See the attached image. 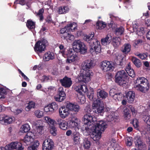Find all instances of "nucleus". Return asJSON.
I'll use <instances>...</instances> for the list:
<instances>
[{
  "mask_svg": "<svg viewBox=\"0 0 150 150\" xmlns=\"http://www.w3.org/2000/svg\"><path fill=\"white\" fill-rule=\"evenodd\" d=\"M84 110L86 114L83 119L84 125L82 127V131H104L107 127L106 123L101 120L94 125L93 123L97 121L96 118L93 115L94 111L92 110L89 106H86Z\"/></svg>",
  "mask_w": 150,
  "mask_h": 150,
  "instance_id": "1",
  "label": "nucleus"
},
{
  "mask_svg": "<svg viewBox=\"0 0 150 150\" xmlns=\"http://www.w3.org/2000/svg\"><path fill=\"white\" fill-rule=\"evenodd\" d=\"M73 49H69L63 52L62 56L65 58H67L66 62L70 63L74 62L76 59L77 54H74V52L79 53L81 54H84L87 52V48L84 44L80 40H75L73 43Z\"/></svg>",
  "mask_w": 150,
  "mask_h": 150,
  "instance_id": "2",
  "label": "nucleus"
},
{
  "mask_svg": "<svg viewBox=\"0 0 150 150\" xmlns=\"http://www.w3.org/2000/svg\"><path fill=\"white\" fill-rule=\"evenodd\" d=\"M94 65L93 61L91 59H88L83 62L82 64V69L86 71L85 74H81L78 77L79 82H83L86 83L90 80V76L93 75L92 71L90 70Z\"/></svg>",
  "mask_w": 150,
  "mask_h": 150,
  "instance_id": "3",
  "label": "nucleus"
},
{
  "mask_svg": "<svg viewBox=\"0 0 150 150\" xmlns=\"http://www.w3.org/2000/svg\"><path fill=\"white\" fill-rule=\"evenodd\" d=\"M94 33L85 35L84 40L87 42L91 47L90 52L92 55L97 54L100 53L101 51L100 42L97 39L93 38Z\"/></svg>",
  "mask_w": 150,
  "mask_h": 150,
  "instance_id": "4",
  "label": "nucleus"
},
{
  "mask_svg": "<svg viewBox=\"0 0 150 150\" xmlns=\"http://www.w3.org/2000/svg\"><path fill=\"white\" fill-rule=\"evenodd\" d=\"M134 83L136 84V88L137 90L145 93L149 88V84L148 80L144 77H139L134 81Z\"/></svg>",
  "mask_w": 150,
  "mask_h": 150,
  "instance_id": "5",
  "label": "nucleus"
},
{
  "mask_svg": "<svg viewBox=\"0 0 150 150\" xmlns=\"http://www.w3.org/2000/svg\"><path fill=\"white\" fill-rule=\"evenodd\" d=\"M115 82L121 86L126 84L127 79V74L124 70L117 71L115 76Z\"/></svg>",
  "mask_w": 150,
  "mask_h": 150,
  "instance_id": "6",
  "label": "nucleus"
},
{
  "mask_svg": "<svg viewBox=\"0 0 150 150\" xmlns=\"http://www.w3.org/2000/svg\"><path fill=\"white\" fill-rule=\"evenodd\" d=\"M48 44L47 40L45 39H42L39 40L35 44L34 47L35 51L38 53H41L44 51L46 46Z\"/></svg>",
  "mask_w": 150,
  "mask_h": 150,
  "instance_id": "7",
  "label": "nucleus"
},
{
  "mask_svg": "<svg viewBox=\"0 0 150 150\" xmlns=\"http://www.w3.org/2000/svg\"><path fill=\"white\" fill-rule=\"evenodd\" d=\"M93 106L95 108L94 109V112L98 115L103 116L105 108L103 103L99 100L94 101Z\"/></svg>",
  "mask_w": 150,
  "mask_h": 150,
  "instance_id": "8",
  "label": "nucleus"
},
{
  "mask_svg": "<svg viewBox=\"0 0 150 150\" xmlns=\"http://www.w3.org/2000/svg\"><path fill=\"white\" fill-rule=\"evenodd\" d=\"M77 23L74 22L71 23L67 25L64 28H62L60 30V33L61 34V38L64 35L65 33L68 32L74 31L77 28Z\"/></svg>",
  "mask_w": 150,
  "mask_h": 150,
  "instance_id": "9",
  "label": "nucleus"
},
{
  "mask_svg": "<svg viewBox=\"0 0 150 150\" xmlns=\"http://www.w3.org/2000/svg\"><path fill=\"white\" fill-rule=\"evenodd\" d=\"M7 145L9 150H23L24 149L22 144L17 141L12 142Z\"/></svg>",
  "mask_w": 150,
  "mask_h": 150,
  "instance_id": "10",
  "label": "nucleus"
},
{
  "mask_svg": "<svg viewBox=\"0 0 150 150\" xmlns=\"http://www.w3.org/2000/svg\"><path fill=\"white\" fill-rule=\"evenodd\" d=\"M113 67L112 62L107 61H103L101 64V68L104 72H108L109 71H112Z\"/></svg>",
  "mask_w": 150,
  "mask_h": 150,
  "instance_id": "11",
  "label": "nucleus"
},
{
  "mask_svg": "<svg viewBox=\"0 0 150 150\" xmlns=\"http://www.w3.org/2000/svg\"><path fill=\"white\" fill-rule=\"evenodd\" d=\"M135 142L136 147H137L138 149L135 148L132 149L131 150H146V145L144 144L141 141L140 137H136L134 138Z\"/></svg>",
  "mask_w": 150,
  "mask_h": 150,
  "instance_id": "12",
  "label": "nucleus"
},
{
  "mask_svg": "<svg viewBox=\"0 0 150 150\" xmlns=\"http://www.w3.org/2000/svg\"><path fill=\"white\" fill-rule=\"evenodd\" d=\"M58 108V105L56 102H52L51 103L45 107L44 111L48 114H50L52 113Z\"/></svg>",
  "mask_w": 150,
  "mask_h": 150,
  "instance_id": "13",
  "label": "nucleus"
},
{
  "mask_svg": "<svg viewBox=\"0 0 150 150\" xmlns=\"http://www.w3.org/2000/svg\"><path fill=\"white\" fill-rule=\"evenodd\" d=\"M54 146V142L50 139H47L44 140L42 144L43 150H52Z\"/></svg>",
  "mask_w": 150,
  "mask_h": 150,
  "instance_id": "14",
  "label": "nucleus"
},
{
  "mask_svg": "<svg viewBox=\"0 0 150 150\" xmlns=\"http://www.w3.org/2000/svg\"><path fill=\"white\" fill-rule=\"evenodd\" d=\"M58 94L54 97L55 100L58 102L62 101L65 98L66 94L63 88L60 87L58 90Z\"/></svg>",
  "mask_w": 150,
  "mask_h": 150,
  "instance_id": "15",
  "label": "nucleus"
},
{
  "mask_svg": "<svg viewBox=\"0 0 150 150\" xmlns=\"http://www.w3.org/2000/svg\"><path fill=\"white\" fill-rule=\"evenodd\" d=\"M13 120V117L5 115H0V123L5 125L11 123Z\"/></svg>",
  "mask_w": 150,
  "mask_h": 150,
  "instance_id": "16",
  "label": "nucleus"
},
{
  "mask_svg": "<svg viewBox=\"0 0 150 150\" xmlns=\"http://www.w3.org/2000/svg\"><path fill=\"white\" fill-rule=\"evenodd\" d=\"M59 82L62 85L66 88H69L72 84V81L70 78L64 76L62 79H60Z\"/></svg>",
  "mask_w": 150,
  "mask_h": 150,
  "instance_id": "17",
  "label": "nucleus"
},
{
  "mask_svg": "<svg viewBox=\"0 0 150 150\" xmlns=\"http://www.w3.org/2000/svg\"><path fill=\"white\" fill-rule=\"evenodd\" d=\"M118 116L115 115L114 112L111 113L108 112L106 116V119L107 121L111 122V124H114L115 122L118 121Z\"/></svg>",
  "mask_w": 150,
  "mask_h": 150,
  "instance_id": "18",
  "label": "nucleus"
},
{
  "mask_svg": "<svg viewBox=\"0 0 150 150\" xmlns=\"http://www.w3.org/2000/svg\"><path fill=\"white\" fill-rule=\"evenodd\" d=\"M32 132H28L23 139L24 144L25 145H28L30 144L34 141V138L31 135Z\"/></svg>",
  "mask_w": 150,
  "mask_h": 150,
  "instance_id": "19",
  "label": "nucleus"
},
{
  "mask_svg": "<svg viewBox=\"0 0 150 150\" xmlns=\"http://www.w3.org/2000/svg\"><path fill=\"white\" fill-rule=\"evenodd\" d=\"M59 112L60 117L64 118L66 117L69 113V110L67 107V104L66 106L62 107L59 109Z\"/></svg>",
  "mask_w": 150,
  "mask_h": 150,
  "instance_id": "20",
  "label": "nucleus"
},
{
  "mask_svg": "<svg viewBox=\"0 0 150 150\" xmlns=\"http://www.w3.org/2000/svg\"><path fill=\"white\" fill-rule=\"evenodd\" d=\"M67 107L69 108V111L74 112V114H76L79 112L80 109L79 105L71 103H67Z\"/></svg>",
  "mask_w": 150,
  "mask_h": 150,
  "instance_id": "21",
  "label": "nucleus"
},
{
  "mask_svg": "<svg viewBox=\"0 0 150 150\" xmlns=\"http://www.w3.org/2000/svg\"><path fill=\"white\" fill-rule=\"evenodd\" d=\"M135 94L134 91H130L126 93L125 97L127 102L130 103H133L135 98Z\"/></svg>",
  "mask_w": 150,
  "mask_h": 150,
  "instance_id": "22",
  "label": "nucleus"
},
{
  "mask_svg": "<svg viewBox=\"0 0 150 150\" xmlns=\"http://www.w3.org/2000/svg\"><path fill=\"white\" fill-rule=\"evenodd\" d=\"M45 118L50 124V128L51 129L50 131L51 130L52 131H56L57 128L56 126V124H55L54 120L48 117H45Z\"/></svg>",
  "mask_w": 150,
  "mask_h": 150,
  "instance_id": "23",
  "label": "nucleus"
},
{
  "mask_svg": "<svg viewBox=\"0 0 150 150\" xmlns=\"http://www.w3.org/2000/svg\"><path fill=\"white\" fill-rule=\"evenodd\" d=\"M127 74V79L128 78V76L133 78L135 76V74L134 69L132 68L129 63L126 67L125 71Z\"/></svg>",
  "mask_w": 150,
  "mask_h": 150,
  "instance_id": "24",
  "label": "nucleus"
},
{
  "mask_svg": "<svg viewBox=\"0 0 150 150\" xmlns=\"http://www.w3.org/2000/svg\"><path fill=\"white\" fill-rule=\"evenodd\" d=\"M101 132H91L90 135L91 138L95 141H98L101 138Z\"/></svg>",
  "mask_w": 150,
  "mask_h": 150,
  "instance_id": "25",
  "label": "nucleus"
},
{
  "mask_svg": "<svg viewBox=\"0 0 150 150\" xmlns=\"http://www.w3.org/2000/svg\"><path fill=\"white\" fill-rule=\"evenodd\" d=\"M143 120L147 124L145 127V131H150V115H144L143 117Z\"/></svg>",
  "mask_w": 150,
  "mask_h": 150,
  "instance_id": "26",
  "label": "nucleus"
},
{
  "mask_svg": "<svg viewBox=\"0 0 150 150\" xmlns=\"http://www.w3.org/2000/svg\"><path fill=\"white\" fill-rule=\"evenodd\" d=\"M54 58V54L52 52L50 51L45 53L43 57V59L45 61H48L52 60Z\"/></svg>",
  "mask_w": 150,
  "mask_h": 150,
  "instance_id": "27",
  "label": "nucleus"
},
{
  "mask_svg": "<svg viewBox=\"0 0 150 150\" xmlns=\"http://www.w3.org/2000/svg\"><path fill=\"white\" fill-rule=\"evenodd\" d=\"M108 96V93L103 90L100 89L97 91V96L98 98L102 99L105 98Z\"/></svg>",
  "mask_w": 150,
  "mask_h": 150,
  "instance_id": "28",
  "label": "nucleus"
},
{
  "mask_svg": "<svg viewBox=\"0 0 150 150\" xmlns=\"http://www.w3.org/2000/svg\"><path fill=\"white\" fill-rule=\"evenodd\" d=\"M74 137L73 140L75 144H79L80 143V134L78 132H74L72 133Z\"/></svg>",
  "mask_w": 150,
  "mask_h": 150,
  "instance_id": "29",
  "label": "nucleus"
},
{
  "mask_svg": "<svg viewBox=\"0 0 150 150\" xmlns=\"http://www.w3.org/2000/svg\"><path fill=\"white\" fill-rule=\"evenodd\" d=\"M110 91L109 93L110 96L112 97L115 100H117L118 101L121 100L123 96V95L122 93L119 92L115 93L114 95H112Z\"/></svg>",
  "mask_w": 150,
  "mask_h": 150,
  "instance_id": "30",
  "label": "nucleus"
},
{
  "mask_svg": "<svg viewBox=\"0 0 150 150\" xmlns=\"http://www.w3.org/2000/svg\"><path fill=\"white\" fill-rule=\"evenodd\" d=\"M111 40V44L114 47L116 48L118 47L120 44V38L117 37H113L112 38Z\"/></svg>",
  "mask_w": 150,
  "mask_h": 150,
  "instance_id": "31",
  "label": "nucleus"
},
{
  "mask_svg": "<svg viewBox=\"0 0 150 150\" xmlns=\"http://www.w3.org/2000/svg\"><path fill=\"white\" fill-rule=\"evenodd\" d=\"M109 16L110 21V22H109L108 23L109 26L110 28H112V29H114L116 27V25L114 22L113 21L116 18V17L112 14H110Z\"/></svg>",
  "mask_w": 150,
  "mask_h": 150,
  "instance_id": "32",
  "label": "nucleus"
},
{
  "mask_svg": "<svg viewBox=\"0 0 150 150\" xmlns=\"http://www.w3.org/2000/svg\"><path fill=\"white\" fill-rule=\"evenodd\" d=\"M131 45L129 43L125 44L123 46V47L122 48V51L125 54H127L131 50Z\"/></svg>",
  "mask_w": 150,
  "mask_h": 150,
  "instance_id": "33",
  "label": "nucleus"
},
{
  "mask_svg": "<svg viewBox=\"0 0 150 150\" xmlns=\"http://www.w3.org/2000/svg\"><path fill=\"white\" fill-rule=\"evenodd\" d=\"M26 26L33 33L35 28V23L32 21L28 20L26 23Z\"/></svg>",
  "mask_w": 150,
  "mask_h": 150,
  "instance_id": "34",
  "label": "nucleus"
},
{
  "mask_svg": "<svg viewBox=\"0 0 150 150\" xmlns=\"http://www.w3.org/2000/svg\"><path fill=\"white\" fill-rule=\"evenodd\" d=\"M63 39L67 40L68 42H69L70 41L73 40L74 39V35L70 34L69 33H65L64 35L61 38Z\"/></svg>",
  "mask_w": 150,
  "mask_h": 150,
  "instance_id": "35",
  "label": "nucleus"
},
{
  "mask_svg": "<svg viewBox=\"0 0 150 150\" xmlns=\"http://www.w3.org/2000/svg\"><path fill=\"white\" fill-rule=\"evenodd\" d=\"M111 40H112L111 36L110 35H108L105 38L101 39V43L103 45H106L111 42Z\"/></svg>",
  "mask_w": 150,
  "mask_h": 150,
  "instance_id": "36",
  "label": "nucleus"
},
{
  "mask_svg": "<svg viewBox=\"0 0 150 150\" xmlns=\"http://www.w3.org/2000/svg\"><path fill=\"white\" fill-rule=\"evenodd\" d=\"M69 8L66 6H62L58 8V12L60 14H65L67 13Z\"/></svg>",
  "mask_w": 150,
  "mask_h": 150,
  "instance_id": "37",
  "label": "nucleus"
},
{
  "mask_svg": "<svg viewBox=\"0 0 150 150\" xmlns=\"http://www.w3.org/2000/svg\"><path fill=\"white\" fill-rule=\"evenodd\" d=\"M96 27L97 29L101 30L106 26V24L105 22L102 21H98L96 24Z\"/></svg>",
  "mask_w": 150,
  "mask_h": 150,
  "instance_id": "38",
  "label": "nucleus"
},
{
  "mask_svg": "<svg viewBox=\"0 0 150 150\" xmlns=\"http://www.w3.org/2000/svg\"><path fill=\"white\" fill-rule=\"evenodd\" d=\"M132 61L134 64L137 68H139L142 65V63L140 60L137 58L133 57L132 58Z\"/></svg>",
  "mask_w": 150,
  "mask_h": 150,
  "instance_id": "39",
  "label": "nucleus"
},
{
  "mask_svg": "<svg viewBox=\"0 0 150 150\" xmlns=\"http://www.w3.org/2000/svg\"><path fill=\"white\" fill-rule=\"evenodd\" d=\"M14 4H18L22 6L26 5L27 7H26V8L27 9H28L30 8V5L27 4L26 0H16V1H15Z\"/></svg>",
  "mask_w": 150,
  "mask_h": 150,
  "instance_id": "40",
  "label": "nucleus"
},
{
  "mask_svg": "<svg viewBox=\"0 0 150 150\" xmlns=\"http://www.w3.org/2000/svg\"><path fill=\"white\" fill-rule=\"evenodd\" d=\"M8 90L6 88L0 87V99L5 98Z\"/></svg>",
  "mask_w": 150,
  "mask_h": 150,
  "instance_id": "41",
  "label": "nucleus"
},
{
  "mask_svg": "<svg viewBox=\"0 0 150 150\" xmlns=\"http://www.w3.org/2000/svg\"><path fill=\"white\" fill-rule=\"evenodd\" d=\"M69 123L70 125H71L72 127L74 128L75 130L76 131L77 130H79V128L78 126V124L77 122H75L74 120H71L69 121Z\"/></svg>",
  "mask_w": 150,
  "mask_h": 150,
  "instance_id": "42",
  "label": "nucleus"
},
{
  "mask_svg": "<svg viewBox=\"0 0 150 150\" xmlns=\"http://www.w3.org/2000/svg\"><path fill=\"white\" fill-rule=\"evenodd\" d=\"M124 116L125 119L128 120L130 118L131 115L129 109L127 108H125L124 110Z\"/></svg>",
  "mask_w": 150,
  "mask_h": 150,
  "instance_id": "43",
  "label": "nucleus"
},
{
  "mask_svg": "<svg viewBox=\"0 0 150 150\" xmlns=\"http://www.w3.org/2000/svg\"><path fill=\"white\" fill-rule=\"evenodd\" d=\"M125 143L128 146H131L133 143V139L131 137H127L125 138Z\"/></svg>",
  "mask_w": 150,
  "mask_h": 150,
  "instance_id": "44",
  "label": "nucleus"
},
{
  "mask_svg": "<svg viewBox=\"0 0 150 150\" xmlns=\"http://www.w3.org/2000/svg\"><path fill=\"white\" fill-rule=\"evenodd\" d=\"M41 123H42V122L40 121H38L37 122L36 124L37 131H42V130H44V127L42 125L39 124Z\"/></svg>",
  "mask_w": 150,
  "mask_h": 150,
  "instance_id": "45",
  "label": "nucleus"
},
{
  "mask_svg": "<svg viewBox=\"0 0 150 150\" xmlns=\"http://www.w3.org/2000/svg\"><path fill=\"white\" fill-rule=\"evenodd\" d=\"M124 29L122 26L117 28L115 30L116 34L117 35H122L124 33Z\"/></svg>",
  "mask_w": 150,
  "mask_h": 150,
  "instance_id": "46",
  "label": "nucleus"
},
{
  "mask_svg": "<svg viewBox=\"0 0 150 150\" xmlns=\"http://www.w3.org/2000/svg\"><path fill=\"white\" fill-rule=\"evenodd\" d=\"M94 91L93 90L88 91L86 94L87 97L91 100H94Z\"/></svg>",
  "mask_w": 150,
  "mask_h": 150,
  "instance_id": "47",
  "label": "nucleus"
},
{
  "mask_svg": "<svg viewBox=\"0 0 150 150\" xmlns=\"http://www.w3.org/2000/svg\"><path fill=\"white\" fill-rule=\"evenodd\" d=\"M35 106V103L32 101L30 102L28 105L25 107V109L26 111H29L32 108H34Z\"/></svg>",
  "mask_w": 150,
  "mask_h": 150,
  "instance_id": "48",
  "label": "nucleus"
},
{
  "mask_svg": "<svg viewBox=\"0 0 150 150\" xmlns=\"http://www.w3.org/2000/svg\"><path fill=\"white\" fill-rule=\"evenodd\" d=\"M83 146L86 149L89 148L91 145V143L90 141L88 139H85L84 140L83 142Z\"/></svg>",
  "mask_w": 150,
  "mask_h": 150,
  "instance_id": "49",
  "label": "nucleus"
},
{
  "mask_svg": "<svg viewBox=\"0 0 150 150\" xmlns=\"http://www.w3.org/2000/svg\"><path fill=\"white\" fill-rule=\"evenodd\" d=\"M21 129L23 131H29L30 130V126L27 124L23 125L21 127Z\"/></svg>",
  "mask_w": 150,
  "mask_h": 150,
  "instance_id": "50",
  "label": "nucleus"
},
{
  "mask_svg": "<svg viewBox=\"0 0 150 150\" xmlns=\"http://www.w3.org/2000/svg\"><path fill=\"white\" fill-rule=\"evenodd\" d=\"M143 42V40L141 39H138L134 41L133 42V45L135 48L138 47V46L141 45Z\"/></svg>",
  "mask_w": 150,
  "mask_h": 150,
  "instance_id": "51",
  "label": "nucleus"
},
{
  "mask_svg": "<svg viewBox=\"0 0 150 150\" xmlns=\"http://www.w3.org/2000/svg\"><path fill=\"white\" fill-rule=\"evenodd\" d=\"M81 88H82V85L79 84L75 86L74 89L77 92L81 94L82 93Z\"/></svg>",
  "mask_w": 150,
  "mask_h": 150,
  "instance_id": "52",
  "label": "nucleus"
},
{
  "mask_svg": "<svg viewBox=\"0 0 150 150\" xmlns=\"http://www.w3.org/2000/svg\"><path fill=\"white\" fill-rule=\"evenodd\" d=\"M59 126L61 129L63 130H66L67 128V125L64 122H60Z\"/></svg>",
  "mask_w": 150,
  "mask_h": 150,
  "instance_id": "53",
  "label": "nucleus"
},
{
  "mask_svg": "<svg viewBox=\"0 0 150 150\" xmlns=\"http://www.w3.org/2000/svg\"><path fill=\"white\" fill-rule=\"evenodd\" d=\"M51 79V77L49 76H43L41 79L42 82H46L50 80Z\"/></svg>",
  "mask_w": 150,
  "mask_h": 150,
  "instance_id": "54",
  "label": "nucleus"
},
{
  "mask_svg": "<svg viewBox=\"0 0 150 150\" xmlns=\"http://www.w3.org/2000/svg\"><path fill=\"white\" fill-rule=\"evenodd\" d=\"M35 115L37 117L40 118L43 116V112L40 110H37L35 112Z\"/></svg>",
  "mask_w": 150,
  "mask_h": 150,
  "instance_id": "55",
  "label": "nucleus"
},
{
  "mask_svg": "<svg viewBox=\"0 0 150 150\" xmlns=\"http://www.w3.org/2000/svg\"><path fill=\"white\" fill-rule=\"evenodd\" d=\"M132 124L133 125V126L137 130H139V122L138 120L137 119L134 120L132 121Z\"/></svg>",
  "mask_w": 150,
  "mask_h": 150,
  "instance_id": "56",
  "label": "nucleus"
},
{
  "mask_svg": "<svg viewBox=\"0 0 150 150\" xmlns=\"http://www.w3.org/2000/svg\"><path fill=\"white\" fill-rule=\"evenodd\" d=\"M128 107L129 109L130 110L131 112H132V115L134 116H136L137 114V110L132 105H129Z\"/></svg>",
  "mask_w": 150,
  "mask_h": 150,
  "instance_id": "57",
  "label": "nucleus"
},
{
  "mask_svg": "<svg viewBox=\"0 0 150 150\" xmlns=\"http://www.w3.org/2000/svg\"><path fill=\"white\" fill-rule=\"evenodd\" d=\"M148 54L147 53H144L143 54H139L137 55V56L139 57L141 59L143 60H145L147 58Z\"/></svg>",
  "mask_w": 150,
  "mask_h": 150,
  "instance_id": "58",
  "label": "nucleus"
},
{
  "mask_svg": "<svg viewBox=\"0 0 150 150\" xmlns=\"http://www.w3.org/2000/svg\"><path fill=\"white\" fill-rule=\"evenodd\" d=\"M116 143V141L115 139H112L111 141V144L110 145V147H114L115 149L117 148V147L118 146Z\"/></svg>",
  "mask_w": 150,
  "mask_h": 150,
  "instance_id": "59",
  "label": "nucleus"
},
{
  "mask_svg": "<svg viewBox=\"0 0 150 150\" xmlns=\"http://www.w3.org/2000/svg\"><path fill=\"white\" fill-rule=\"evenodd\" d=\"M124 4H125V7L126 9H129L131 7L130 4V1L129 0H124Z\"/></svg>",
  "mask_w": 150,
  "mask_h": 150,
  "instance_id": "60",
  "label": "nucleus"
},
{
  "mask_svg": "<svg viewBox=\"0 0 150 150\" xmlns=\"http://www.w3.org/2000/svg\"><path fill=\"white\" fill-rule=\"evenodd\" d=\"M46 22L48 23H54V22L52 21L51 17L50 16H47V18L45 19Z\"/></svg>",
  "mask_w": 150,
  "mask_h": 150,
  "instance_id": "61",
  "label": "nucleus"
},
{
  "mask_svg": "<svg viewBox=\"0 0 150 150\" xmlns=\"http://www.w3.org/2000/svg\"><path fill=\"white\" fill-rule=\"evenodd\" d=\"M33 143L32 146L37 149V148L39 146L40 144L39 141L38 140H35Z\"/></svg>",
  "mask_w": 150,
  "mask_h": 150,
  "instance_id": "62",
  "label": "nucleus"
},
{
  "mask_svg": "<svg viewBox=\"0 0 150 150\" xmlns=\"http://www.w3.org/2000/svg\"><path fill=\"white\" fill-rule=\"evenodd\" d=\"M59 47L60 49V52L62 53V55L64 53L63 52H65L66 50L65 49H64V46L62 45H60Z\"/></svg>",
  "mask_w": 150,
  "mask_h": 150,
  "instance_id": "63",
  "label": "nucleus"
},
{
  "mask_svg": "<svg viewBox=\"0 0 150 150\" xmlns=\"http://www.w3.org/2000/svg\"><path fill=\"white\" fill-rule=\"evenodd\" d=\"M78 102L80 103L81 104L84 103L85 102V99L84 96H82L80 99L79 98V100H78Z\"/></svg>",
  "mask_w": 150,
  "mask_h": 150,
  "instance_id": "64",
  "label": "nucleus"
}]
</instances>
